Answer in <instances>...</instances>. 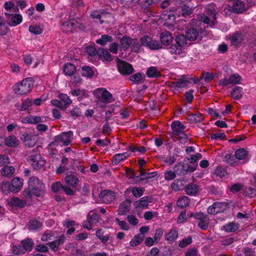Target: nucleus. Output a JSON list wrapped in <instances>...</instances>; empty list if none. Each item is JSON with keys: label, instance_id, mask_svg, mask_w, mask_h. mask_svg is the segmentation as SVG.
<instances>
[{"label": "nucleus", "instance_id": "13", "mask_svg": "<svg viewBox=\"0 0 256 256\" xmlns=\"http://www.w3.org/2000/svg\"><path fill=\"white\" fill-rule=\"evenodd\" d=\"M90 16L93 18L100 19V24L104 22H110L113 20V16L110 14H104L100 10H95L92 12Z\"/></svg>", "mask_w": 256, "mask_h": 256}, {"label": "nucleus", "instance_id": "50", "mask_svg": "<svg viewBox=\"0 0 256 256\" xmlns=\"http://www.w3.org/2000/svg\"><path fill=\"white\" fill-rule=\"evenodd\" d=\"M92 68L88 66H83L82 68V74L84 76L91 78L94 75Z\"/></svg>", "mask_w": 256, "mask_h": 256}, {"label": "nucleus", "instance_id": "51", "mask_svg": "<svg viewBox=\"0 0 256 256\" xmlns=\"http://www.w3.org/2000/svg\"><path fill=\"white\" fill-rule=\"evenodd\" d=\"M190 204V200L186 196H183L180 198L176 202L178 206L184 208L188 206Z\"/></svg>", "mask_w": 256, "mask_h": 256}, {"label": "nucleus", "instance_id": "16", "mask_svg": "<svg viewBox=\"0 0 256 256\" xmlns=\"http://www.w3.org/2000/svg\"><path fill=\"white\" fill-rule=\"evenodd\" d=\"M202 31L200 30H198L194 28L188 29L186 32V36H184L187 40V42L188 41H194L195 40H200L202 38Z\"/></svg>", "mask_w": 256, "mask_h": 256}, {"label": "nucleus", "instance_id": "40", "mask_svg": "<svg viewBox=\"0 0 256 256\" xmlns=\"http://www.w3.org/2000/svg\"><path fill=\"white\" fill-rule=\"evenodd\" d=\"M98 56L101 59L106 62H110L112 60L111 55L108 51L102 48L98 50Z\"/></svg>", "mask_w": 256, "mask_h": 256}, {"label": "nucleus", "instance_id": "9", "mask_svg": "<svg viewBox=\"0 0 256 256\" xmlns=\"http://www.w3.org/2000/svg\"><path fill=\"white\" fill-rule=\"evenodd\" d=\"M247 155V152L244 148H240L235 152V155H228L226 156L227 162L232 166H234L237 163L238 160H242L245 158Z\"/></svg>", "mask_w": 256, "mask_h": 256}, {"label": "nucleus", "instance_id": "39", "mask_svg": "<svg viewBox=\"0 0 256 256\" xmlns=\"http://www.w3.org/2000/svg\"><path fill=\"white\" fill-rule=\"evenodd\" d=\"M33 245V242L32 240L30 238H27L26 240H24L21 242V246H22V250L21 252H25L26 251H30L32 249Z\"/></svg>", "mask_w": 256, "mask_h": 256}, {"label": "nucleus", "instance_id": "22", "mask_svg": "<svg viewBox=\"0 0 256 256\" xmlns=\"http://www.w3.org/2000/svg\"><path fill=\"white\" fill-rule=\"evenodd\" d=\"M160 40L162 44L164 46H169L173 40V37L171 34L167 31L162 32L160 34Z\"/></svg>", "mask_w": 256, "mask_h": 256}, {"label": "nucleus", "instance_id": "48", "mask_svg": "<svg viewBox=\"0 0 256 256\" xmlns=\"http://www.w3.org/2000/svg\"><path fill=\"white\" fill-rule=\"evenodd\" d=\"M58 98L64 102V108H66L72 104V100L70 99L69 96L64 94H58Z\"/></svg>", "mask_w": 256, "mask_h": 256}, {"label": "nucleus", "instance_id": "7", "mask_svg": "<svg viewBox=\"0 0 256 256\" xmlns=\"http://www.w3.org/2000/svg\"><path fill=\"white\" fill-rule=\"evenodd\" d=\"M72 136L73 132L72 131L63 132L60 134L54 137V140L52 144L56 146L60 144L68 146L70 143Z\"/></svg>", "mask_w": 256, "mask_h": 256}, {"label": "nucleus", "instance_id": "37", "mask_svg": "<svg viewBox=\"0 0 256 256\" xmlns=\"http://www.w3.org/2000/svg\"><path fill=\"white\" fill-rule=\"evenodd\" d=\"M244 94L243 89L240 86H236L232 90L231 92L232 98L235 100L240 99Z\"/></svg>", "mask_w": 256, "mask_h": 256}, {"label": "nucleus", "instance_id": "42", "mask_svg": "<svg viewBox=\"0 0 256 256\" xmlns=\"http://www.w3.org/2000/svg\"><path fill=\"white\" fill-rule=\"evenodd\" d=\"M144 236L140 234L135 235L130 242V244L132 247L140 245L143 241Z\"/></svg>", "mask_w": 256, "mask_h": 256}, {"label": "nucleus", "instance_id": "44", "mask_svg": "<svg viewBox=\"0 0 256 256\" xmlns=\"http://www.w3.org/2000/svg\"><path fill=\"white\" fill-rule=\"evenodd\" d=\"M146 74L148 78H158L160 76V72L154 66L149 68L146 70Z\"/></svg>", "mask_w": 256, "mask_h": 256}, {"label": "nucleus", "instance_id": "26", "mask_svg": "<svg viewBox=\"0 0 256 256\" xmlns=\"http://www.w3.org/2000/svg\"><path fill=\"white\" fill-rule=\"evenodd\" d=\"M131 201L130 200H126L122 202L119 206L118 210V214L124 215L128 212L130 208Z\"/></svg>", "mask_w": 256, "mask_h": 256}, {"label": "nucleus", "instance_id": "31", "mask_svg": "<svg viewBox=\"0 0 256 256\" xmlns=\"http://www.w3.org/2000/svg\"><path fill=\"white\" fill-rule=\"evenodd\" d=\"M130 156V154L128 152L116 154H114L112 159V164L113 165H117L122 160H124Z\"/></svg>", "mask_w": 256, "mask_h": 256}, {"label": "nucleus", "instance_id": "18", "mask_svg": "<svg viewBox=\"0 0 256 256\" xmlns=\"http://www.w3.org/2000/svg\"><path fill=\"white\" fill-rule=\"evenodd\" d=\"M21 140L24 142L25 145L28 147L34 146L37 142L36 136L28 134L27 132H24L22 134Z\"/></svg>", "mask_w": 256, "mask_h": 256}, {"label": "nucleus", "instance_id": "32", "mask_svg": "<svg viewBox=\"0 0 256 256\" xmlns=\"http://www.w3.org/2000/svg\"><path fill=\"white\" fill-rule=\"evenodd\" d=\"M65 182L68 186L70 187H75L78 184L79 180L76 176L70 174L66 176Z\"/></svg>", "mask_w": 256, "mask_h": 256}, {"label": "nucleus", "instance_id": "60", "mask_svg": "<svg viewBox=\"0 0 256 256\" xmlns=\"http://www.w3.org/2000/svg\"><path fill=\"white\" fill-rule=\"evenodd\" d=\"M144 189L140 187H134L132 189V192L134 196L140 197L144 194Z\"/></svg>", "mask_w": 256, "mask_h": 256}, {"label": "nucleus", "instance_id": "45", "mask_svg": "<svg viewBox=\"0 0 256 256\" xmlns=\"http://www.w3.org/2000/svg\"><path fill=\"white\" fill-rule=\"evenodd\" d=\"M112 40V38L111 36L106 34H103L100 38L96 40V44L101 46H105L108 42H111Z\"/></svg>", "mask_w": 256, "mask_h": 256}, {"label": "nucleus", "instance_id": "64", "mask_svg": "<svg viewBox=\"0 0 256 256\" xmlns=\"http://www.w3.org/2000/svg\"><path fill=\"white\" fill-rule=\"evenodd\" d=\"M244 193L246 195L250 197L256 196V189L252 187H248L244 190Z\"/></svg>", "mask_w": 256, "mask_h": 256}, {"label": "nucleus", "instance_id": "41", "mask_svg": "<svg viewBox=\"0 0 256 256\" xmlns=\"http://www.w3.org/2000/svg\"><path fill=\"white\" fill-rule=\"evenodd\" d=\"M188 119L190 123L200 122L204 120V117L201 114L197 113L189 115Z\"/></svg>", "mask_w": 256, "mask_h": 256}, {"label": "nucleus", "instance_id": "29", "mask_svg": "<svg viewBox=\"0 0 256 256\" xmlns=\"http://www.w3.org/2000/svg\"><path fill=\"white\" fill-rule=\"evenodd\" d=\"M130 172L131 173V175L130 176L129 178L134 179V178H136L139 179L140 180H144L146 179L150 178H154L156 176V172H149V173H145V172H141L140 175L136 176H134V174L133 172L130 170Z\"/></svg>", "mask_w": 256, "mask_h": 256}, {"label": "nucleus", "instance_id": "3", "mask_svg": "<svg viewBox=\"0 0 256 256\" xmlns=\"http://www.w3.org/2000/svg\"><path fill=\"white\" fill-rule=\"evenodd\" d=\"M98 100V104L101 108H104L106 104L112 101V94L104 88H98L93 92Z\"/></svg>", "mask_w": 256, "mask_h": 256}, {"label": "nucleus", "instance_id": "54", "mask_svg": "<svg viewBox=\"0 0 256 256\" xmlns=\"http://www.w3.org/2000/svg\"><path fill=\"white\" fill-rule=\"evenodd\" d=\"M0 190L4 194H8L10 192H11V184L8 181H3L0 186Z\"/></svg>", "mask_w": 256, "mask_h": 256}, {"label": "nucleus", "instance_id": "61", "mask_svg": "<svg viewBox=\"0 0 256 256\" xmlns=\"http://www.w3.org/2000/svg\"><path fill=\"white\" fill-rule=\"evenodd\" d=\"M182 14L186 16L192 14L193 9L186 5H184L182 8Z\"/></svg>", "mask_w": 256, "mask_h": 256}, {"label": "nucleus", "instance_id": "15", "mask_svg": "<svg viewBox=\"0 0 256 256\" xmlns=\"http://www.w3.org/2000/svg\"><path fill=\"white\" fill-rule=\"evenodd\" d=\"M116 196L114 192L108 190H104L99 194L100 198L105 204H110L114 200Z\"/></svg>", "mask_w": 256, "mask_h": 256}, {"label": "nucleus", "instance_id": "30", "mask_svg": "<svg viewBox=\"0 0 256 256\" xmlns=\"http://www.w3.org/2000/svg\"><path fill=\"white\" fill-rule=\"evenodd\" d=\"M72 94L74 96H77L79 100H82L88 96V92L84 89L76 88L71 91Z\"/></svg>", "mask_w": 256, "mask_h": 256}, {"label": "nucleus", "instance_id": "25", "mask_svg": "<svg viewBox=\"0 0 256 256\" xmlns=\"http://www.w3.org/2000/svg\"><path fill=\"white\" fill-rule=\"evenodd\" d=\"M76 21L74 20L68 18L66 22H62L61 25V29L64 32H71L73 30Z\"/></svg>", "mask_w": 256, "mask_h": 256}, {"label": "nucleus", "instance_id": "23", "mask_svg": "<svg viewBox=\"0 0 256 256\" xmlns=\"http://www.w3.org/2000/svg\"><path fill=\"white\" fill-rule=\"evenodd\" d=\"M23 186V180L19 178H14L11 182V192H18Z\"/></svg>", "mask_w": 256, "mask_h": 256}, {"label": "nucleus", "instance_id": "10", "mask_svg": "<svg viewBox=\"0 0 256 256\" xmlns=\"http://www.w3.org/2000/svg\"><path fill=\"white\" fill-rule=\"evenodd\" d=\"M191 216L194 217V218L199 220L198 222V227L202 230H206L208 228L210 219L206 214H204L202 212H196L192 214Z\"/></svg>", "mask_w": 256, "mask_h": 256}, {"label": "nucleus", "instance_id": "14", "mask_svg": "<svg viewBox=\"0 0 256 256\" xmlns=\"http://www.w3.org/2000/svg\"><path fill=\"white\" fill-rule=\"evenodd\" d=\"M117 66L118 72L122 75L130 74L134 70L131 64L120 60L118 61Z\"/></svg>", "mask_w": 256, "mask_h": 256}, {"label": "nucleus", "instance_id": "63", "mask_svg": "<svg viewBox=\"0 0 256 256\" xmlns=\"http://www.w3.org/2000/svg\"><path fill=\"white\" fill-rule=\"evenodd\" d=\"M216 76V74L210 72H206L202 76V78L206 82H208L214 80Z\"/></svg>", "mask_w": 256, "mask_h": 256}, {"label": "nucleus", "instance_id": "28", "mask_svg": "<svg viewBox=\"0 0 256 256\" xmlns=\"http://www.w3.org/2000/svg\"><path fill=\"white\" fill-rule=\"evenodd\" d=\"M64 236H62L56 240L48 243L46 244L48 245L53 251L56 252L59 248V246L64 244Z\"/></svg>", "mask_w": 256, "mask_h": 256}, {"label": "nucleus", "instance_id": "12", "mask_svg": "<svg viewBox=\"0 0 256 256\" xmlns=\"http://www.w3.org/2000/svg\"><path fill=\"white\" fill-rule=\"evenodd\" d=\"M28 160L31 162L34 168L36 170L40 168L45 164L46 162L45 160L42 156L38 154L30 155L28 158Z\"/></svg>", "mask_w": 256, "mask_h": 256}, {"label": "nucleus", "instance_id": "33", "mask_svg": "<svg viewBox=\"0 0 256 256\" xmlns=\"http://www.w3.org/2000/svg\"><path fill=\"white\" fill-rule=\"evenodd\" d=\"M4 143L8 146L14 148L18 145L19 140L14 136H10L4 139Z\"/></svg>", "mask_w": 256, "mask_h": 256}, {"label": "nucleus", "instance_id": "35", "mask_svg": "<svg viewBox=\"0 0 256 256\" xmlns=\"http://www.w3.org/2000/svg\"><path fill=\"white\" fill-rule=\"evenodd\" d=\"M144 76L140 72H137L131 76L129 79L133 84H138L142 83Z\"/></svg>", "mask_w": 256, "mask_h": 256}, {"label": "nucleus", "instance_id": "1", "mask_svg": "<svg viewBox=\"0 0 256 256\" xmlns=\"http://www.w3.org/2000/svg\"><path fill=\"white\" fill-rule=\"evenodd\" d=\"M175 42L176 44H172L168 50L175 60H178L186 56V48L190 45V43L187 42V40L183 34L177 36Z\"/></svg>", "mask_w": 256, "mask_h": 256}, {"label": "nucleus", "instance_id": "8", "mask_svg": "<svg viewBox=\"0 0 256 256\" xmlns=\"http://www.w3.org/2000/svg\"><path fill=\"white\" fill-rule=\"evenodd\" d=\"M142 46L152 50H158L162 48L161 44L151 36L145 35L140 39Z\"/></svg>", "mask_w": 256, "mask_h": 256}, {"label": "nucleus", "instance_id": "17", "mask_svg": "<svg viewBox=\"0 0 256 256\" xmlns=\"http://www.w3.org/2000/svg\"><path fill=\"white\" fill-rule=\"evenodd\" d=\"M226 40L230 41V44L234 46H239L242 44L244 36L240 32H236L226 37Z\"/></svg>", "mask_w": 256, "mask_h": 256}, {"label": "nucleus", "instance_id": "36", "mask_svg": "<svg viewBox=\"0 0 256 256\" xmlns=\"http://www.w3.org/2000/svg\"><path fill=\"white\" fill-rule=\"evenodd\" d=\"M165 240L170 243L175 241L178 237V231L174 229H171L166 234Z\"/></svg>", "mask_w": 256, "mask_h": 256}, {"label": "nucleus", "instance_id": "11", "mask_svg": "<svg viewBox=\"0 0 256 256\" xmlns=\"http://www.w3.org/2000/svg\"><path fill=\"white\" fill-rule=\"evenodd\" d=\"M246 10L244 4L240 0H236L232 7L225 8L224 12L226 15H230L232 12L234 13H242L246 11Z\"/></svg>", "mask_w": 256, "mask_h": 256}, {"label": "nucleus", "instance_id": "4", "mask_svg": "<svg viewBox=\"0 0 256 256\" xmlns=\"http://www.w3.org/2000/svg\"><path fill=\"white\" fill-rule=\"evenodd\" d=\"M206 13L208 16L204 14H201L199 16V19L201 22L208 24L210 27L214 26L216 22V14L215 6L214 4H210L207 6L206 8Z\"/></svg>", "mask_w": 256, "mask_h": 256}, {"label": "nucleus", "instance_id": "24", "mask_svg": "<svg viewBox=\"0 0 256 256\" xmlns=\"http://www.w3.org/2000/svg\"><path fill=\"white\" fill-rule=\"evenodd\" d=\"M8 205L12 208H20L24 207L26 204V201L18 198L13 197L8 201Z\"/></svg>", "mask_w": 256, "mask_h": 256}, {"label": "nucleus", "instance_id": "5", "mask_svg": "<svg viewBox=\"0 0 256 256\" xmlns=\"http://www.w3.org/2000/svg\"><path fill=\"white\" fill-rule=\"evenodd\" d=\"M34 86L32 80L28 78L24 79L20 82H18L14 86V91L17 94H26L29 93Z\"/></svg>", "mask_w": 256, "mask_h": 256}, {"label": "nucleus", "instance_id": "20", "mask_svg": "<svg viewBox=\"0 0 256 256\" xmlns=\"http://www.w3.org/2000/svg\"><path fill=\"white\" fill-rule=\"evenodd\" d=\"M6 16L7 18L10 20V24L11 26H16L22 22V17L19 14L10 15L6 13Z\"/></svg>", "mask_w": 256, "mask_h": 256}, {"label": "nucleus", "instance_id": "43", "mask_svg": "<svg viewBox=\"0 0 256 256\" xmlns=\"http://www.w3.org/2000/svg\"><path fill=\"white\" fill-rule=\"evenodd\" d=\"M14 172L15 169L12 166H6L1 170V174L4 176L10 177L14 173Z\"/></svg>", "mask_w": 256, "mask_h": 256}, {"label": "nucleus", "instance_id": "57", "mask_svg": "<svg viewBox=\"0 0 256 256\" xmlns=\"http://www.w3.org/2000/svg\"><path fill=\"white\" fill-rule=\"evenodd\" d=\"M41 226V222L36 220H32L29 222L28 229L30 230H34L38 229Z\"/></svg>", "mask_w": 256, "mask_h": 256}, {"label": "nucleus", "instance_id": "59", "mask_svg": "<svg viewBox=\"0 0 256 256\" xmlns=\"http://www.w3.org/2000/svg\"><path fill=\"white\" fill-rule=\"evenodd\" d=\"M214 206L216 214L222 212L227 208V204L224 202H214Z\"/></svg>", "mask_w": 256, "mask_h": 256}, {"label": "nucleus", "instance_id": "53", "mask_svg": "<svg viewBox=\"0 0 256 256\" xmlns=\"http://www.w3.org/2000/svg\"><path fill=\"white\" fill-rule=\"evenodd\" d=\"M100 216L98 214L93 211L90 212L87 216V219L92 224H94L98 221Z\"/></svg>", "mask_w": 256, "mask_h": 256}, {"label": "nucleus", "instance_id": "49", "mask_svg": "<svg viewBox=\"0 0 256 256\" xmlns=\"http://www.w3.org/2000/svg\"><path fill=\"white\" fill-rule=\"evenodd\" d=\"M238 228V225L234 222H230L224 226L222 230L225 231L231 232L236 231Z\"/></svg>", "mask_w": 256, "mask_h": 256}, {"label": "nucleus", "instance_id": "46", "mask_svg": "<svg viewBox=\"0 0 256 256\" xmlns=\"http://www.w3.org/2000/svg\"><path fill=\"white\" fill-rule=\"evenodd\" d=\"M198 190V187L194 184H188L185 190L186 194L191 196L195 195Z\"/></svg>", "mask_w": 256, "mask_h": 256}, {"label": "nucleus", "instance_id": "2", "mask_svg": "<svg viewBox=\"0 0 256 256\" xmlns=\"http://www.w3.org/2000/svg\"><path fill=\"white\" fill-rule=\"evenodd\" d=\"M45 192V186L38 178L32 176L28 182V188L24 192L28 198L42 196Z\"/></svg>", "mask_w": 256, "mask_h": 256}, {"label": "nucleus", "instance_id": "52", "mask_svg": "<svg viewBox=\"0 0 256 256\" xmlns=\"http://www.w3.org/2000/svg\"><path fill=\"white\" fill-rule=\"evenodd\" d=\"M33 104V101L30 98H26L23 100L20 108L19 109L20 110H28Z\"/></svg>", "mask_w": 256, "mask_h": 256}, {"label": "nucleus", "instance_id": "38", "mask_svg": "<svg viewBox=\"0 0 256 256\" xmlns=\"http://www.w3.org/2000/svg\"><path fill=\"white\" fill-rule=\"evenodd\" d=\"M171 126L176 135L182 132V130L185 128L184 125L179 121L174 122L172 124Z\"/></svg>", "mask_w": 256, "mask_h": 256}, {"label": "nucleus", "instance_id": "56", "mask_svg": "<svg viewBox=\"0 0 256 256\" xmlns=\"http://www.w3.org/2000/svg\"><path fill=\"white\" fill-rule=\"evenodd\" d=\"M28 29L30 33L36 35L41 34L43 30L42 28L38 25L30 26Z\"/></svg>", "mask_w": 256, "mask_h": 256}, {"label": "nucleus", "instance_id": "21", "mask_svg": "<svg viewBox=\"0 0 256 256\" xmlns=\"http://www.w3.org/2000/svg\"><path fill=\"white\" fill-rule=\"evenodd\" d=\"M42 117L39 116L30 115L23 118L21 122L24 124H36L42 122Z\"/></svg>", "mask_w": 256, "mask_h": 256}, {"label": "nucleus", "instance_id": "62", "mask_svg": "<svg viewBox=\"0 0 256 256\" xmlns=\"http://www.w3.org/2000/svg\"><path fill=\"white\" fill-rule=\"evenodd\" d=\"M164 230L162 228H158L156 230L155 234L154 236L155 242L158 243L160 240L162 236L163 235Z\"/></svg>", "mask_w": 256, "mask_h": 256}, {"label": "nucleus", "instance_id": "27", "mask_svg": "<svg viewBox=\"0 0 256 256\" xmlns=\"http://www.w3.org/2000/svg\"><path fill=\"white\" fill-rule=\"evenodd\" d=\"M162 18L164 21V25L168 28L174 26L176 23V17L173 13L170 12L168 14H164Z\"/></svg>", "mask_w": 256, "mask_h": 256}, {"label": "nucleus", "instance_id": "34", "mask_svg": "<svg viewBox=\"0 0 256 256\" xmlns=\"http://www.w3.org/2000/svg\"><path fill=\"white\" fill-rule=\"evenodd\" d=\"M76 70L74 65L71 63H66L64 66V73L66 76H72Z\"/></svg>", "mask_w": 256, "mask_h": 256}, {"label": "nucleus", "instance_id": "55", "mask_svg": "<svg viewBox=\"0 0 256 256\" xmlns=\"http://www.w3.org/2000/svg\"><path fill=\"white\" fill-rule=\"evenodd\" d=\"M232 84H241L242 77L238 74H234L230 77Z\"/></svg>", "mask_w": 256, "mask_h": 256}, {"label": "nucleus", "instance_id": "58", "mask_svg": "<svg viewBox=\"0 0 256 256\" xmlns=\"http://www.w3.org/2000/svg\"><path fill=\"white\" fill-rule=\"evenodd\" d=\"M96 236L103 243L106 242L110 238L109 235L104 236V232L100 229L96 231Z\"/></svg>", "mask_w": 256, "mask_h": 256}, {"label": "nucleus", "instance_id": "47", "mask_svg": "<svg viewBox=\"0 0 256 256\" xmlns=\"http://www.w3.org/2000/svg\"><path fill=\"white\" fill-rule=\"evenodd\" d=\"M8 28L6 24L5 20L0 16V36H4L8 32Z\"/></svg>", "mask_w": 256, "mask_h": 256}, {"label": "nucleus", "instance_id": "19", "mask_svg": "<svg viewBox=\"0 0 256 256\" xmlns=\"http://www.w3.org/2000/svg\"><path fill=\"white\" fill-rule=\"evenodd\" d=\"M150 202V197L144 196L135 202L134 206L136 208L146 209L148 208V203Z\"/></svg>", "mask_w": 256, "mask_h": 256}, {"label": "nucleus", "instance_id": "6", "mask_svg": "<svg viewBox=\"0 0 256 256\" xmlns=\"http://www.w3.org/2000/svg\"><path fill=\"white\" fill-rule=\"evenodd\" d=\"M120 48L126 50L130 48L134 52H138L140 50V45L136 39H132L128 36H124L120 40Z\"/></svg>", "mask_w": 256, "mask_h": 256}]
</instances>
